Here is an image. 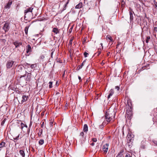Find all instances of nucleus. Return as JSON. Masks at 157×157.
Instances as JSON below:
<instances>
[{
    "label": "nucleus",
    "instance_id": "f257e3e1",
    "mask_svg": "<svg viewBox=\"0 0 157 157\" xmlns=\"http://www.w3.org/2000/svg\"><path fill=\"white\" fill-rule=\"evenodd\" d=\"M115 113L113 109H109L107 110L105 115V120L103 124L106 125L109 122H113L114 120Z\"/></svg>",
    "mask_w": 157,
    "mask_h": 157
},
{
    "label": "nucleus",
    "instance_id": "f03ea898",
    "mask_svg": "<svg viewBox=\"0 0 157 157\" xmlns=\"http://www.w3.org/2000/svg\"><path fill=\"white\" fill-rule=\"evenodd\" d=\"M132 108L126 109L127 115L126 116L129 119H131L132 116Z\"/></svg>",
    "mask_w": 157,
    "mask_h": 157
},
{
    "label": "nucleus",
    "instance_id": "7ed1b4c3",
    "mask_svg": "<svg viewBox=\"0 0 157 157\" xmlns=\"http://www.w3.org/2000/svg\"><path fill=\"white\" fill-rule=\"evenodd\" d=\"M14 62L11 60H9L6 63V66L7 68H11L13 63Z\"/></svg>",
    "mask_w": 157,
    "mask_h": 157
},
{
    "label": "nucleus",
    "instance_id": "20e7f679",
    "mask_svg": "<svg viewBox=\"0 0 157 157\" xmlns=\"http://www.w3.org/2000/svg\"><path fill=\"white\" fill-rule=\"evenodd\" d=\"M109 144L106 143L103 145L102 148V150L105 154H106L108 151Z\"/></svg>",
    "mask_w": 157,
    "mask_h": 157
},
{
    "label": "nucleus",
    "instance_id": "39448f33",
    "mask_svg": "<svg viewBox=\"0 0 157 157\" xmlns=\"http://www.w3.org/2000/svg\"><path fill=\"white\" fill-rule=\"evenodd\" d=\"M126 104V109H128L129 108H132V101L131 100L128 99L127 100Z\"/></svg>",
    "mask_w": 157,
    "mask_h": 157
},
{
    "label": "nucleus",
    "instance_id": "423d86ee",
    "mask_svg": "<svg viewBox=\"0 0 157 157\" xmlns=\"http://www.w3.org/2000/svg\"><path fill=\"white\" fill-rule=\"evenodd\" d=\"M13 44L15 46L16 48L19 47L22 45V43L21 42H19L18 40H16L13 42Z\"/></svg>",
    "mask_w": 157,
    "mask_h": 157
},
{
    "label": "nucleus",
    "instance_id": "0eeeda50",
    "mask_svg": "<svg viewBox=\"0 0 157 157\" xmlns=\"http://www.w3.org/2000/svg\"><path fill=\"white\" fill-rule=\"evenodd\" d=\"M26 52L28 55L27 56H29L30 55L31 52L32 51V48L30 45L28 44L26 46Z\"/></svg>",
    "mask_w": 157,
    "mask_h": 157
},
{
    "label": "nucleus",
    "instance_id": "6e6552de",
    "mask_svg": "<svg viewBox=\"0 0 157 157\" xmlns=\"http://www.w3.org/2000/svg\"><path fill=\"white\" fill-rule=\"evenodd\" d=\"M3 29L6 32L8 31L9 29V23H6L3 27Z\"/></svg>",
    "mask_w": 157,
    "mask_h": 157
},
{
    "label": "nucleus",
    "instance_id": "1a4fd4ad",
    "mask_svg": "<svg viewBox=\"0 0 157 157\" xmlns=\"http://www.w3.org/2000/svg\"><path fill=\"white\" fill-rule=\"evenodd\" d=\"M129 15H130V19L131 21H132L133 19V13H134L133 11L131 8H129Z\"/></svg>",
    "mask_w": 157,
    "mask_h": 157
},
{
    "label": "nucleus",
    "instance_id": "9d476101",
    "mask_svg": "<svg viewBox=\"0 0 157 157\" xmlns=\"http://www.w3.org/2000/svg\"><path fill=\"white\" fill-rule=\"evenodd\" d=\"M28 98V96H26V95H23L22 97V99L21 101V104H22L25 101H26L27 100Z\"/></svg>",
    "mask_w": 157,
    "mask_h": 157
},
{
    "label": "nucleus",
    "instance_id": "9b49d317",
    "mask_svg": "<svg viewBox=\"0 0 157 157\" xmlns=\"http://www.w3.org/2000/svg\"><path fill=\"white\" fill-rule=\"evenodd\" d=\"M12 0H9L6 5L5 6V8L6 9H9L10 8L11 5H12Z\"/></svg>",
    "mask_w": 157,
    "mask_h": 157
},
{
    "label": "nucleus",
    "instance_id": "f8f14e48",
    "mask_svg": "<svg viewBox=\"0 0 157 157\" xmlns=\"http://www.w3.org/2000/svg\"><path fill=\"white\" fill-rule=\"evenodd\" d=\"M114 93V91L113 89H111L109 91V94L108 96V99H109Z\"/></svg>",
    "mask_w": 157,
    "mask_h": 157
},
{
    "label": "nucleus",
    "instance_id": "ddd939ff",
    "mask_svg": "<svg viewBox=\"0 0 157 157\" xmlns=\"http://www.w3.org/2000/svg\"><path fill=\"white\" fill-rule=\"evenodd\" d=\"M52 32L56 34H57L59 33V30L56 28H54L53 29Z\"/></svg>",
    "mask_w": 157,
    "mask_h": 157
},
{
    "label": "nucleus",
    "instance_id": "4468645a",
    "mask_svg": "<svg viewBox=\"0 0 157 157\" xmlns=\"http://www.w3.org/2000/svg\"><path fill=\"white\" fill-rule=\"evenodd\" d=\"M124 152V150L123 149H121L120 151L116 157H121L123 155Z\"/></svg>",
    "mask_w": 157,
    "mask_h": 157
},
{
    "label": "nucleus",
    "instance_id": "2eb2a0df",
    "mask_svg": "<svg viewBox=\"0 0 157 157\" xmlns=\"http://www.w3.org/2000/svg\"><path fill=\"white\" fill-rule=\"evenodd\" d=\"M83 6V3L82 2H79L75 7L76 9H79L82 7Z\"/></svg>",
    "mask_w": 157,
    "mask_h": 157
},
{
    "label": "nucleus",
    "instance_id": "dca6fc26",
    "mask_svg": "<svg viewBox=\"0 0 157 157\" xmlns=\"http://www.w3.org/2000/svg\"><path fill=\"white\" fill-rule=\"evenodd\" d=\"M33 9V8L31 7V8H28L27 9L25 10V14H26L27 13H28V12H32Z\"/></svg>",
    "mask_w": 157,
    "mask_h": 157
},
{
    "label": "nucleus",
    "instance_id": "f3484780",
    "mask_svg": "<svg viewBox=\"0 0 157 157\" xmlns=\"http://www.w3.org/2000/svg\"><path fill=\"white\" fill-rule=\"evenodd\" d=\"M83 130L85 132H86L88 131V127L86 124H85L84 125Z\"/></svg>",
    "mask_w": 157,
    "mask_h": 157
},
{
    "label": "nucleus",
    "instance_id": "a211bd4d",
    "mask_svg": "<svg viewBox=\"0 0 157 157\" xmlns=\"http://www.w3.org/2000/svg\"><path fill=\"white\" fill-rule=\"evenodd\" d=\"M19 153L22 157H25V154L24 151L22 150H20L19 151Z\"/></svg>",
    "mask_w": 157,
    "mask_h": 157
},
{
    "label": "nucleus",
    "instance_id": "6ab92c4d",
    "mask_svg": "<svg viewBox=\"0 0 157 157\" xmlns=\"http://www.w3.org/2000/svg\"><path fill=\"white\" fill-rule=\"evenodd\" d=\"M85 63L86 60H84L81 65H79L78 66V67H77L78 69L79 70L81 69L82 67L84 65V64Z\"/></svg>",
    "mask_w": 157,
    "mask_h": 157
},
{
    "label": "nucleus",
    "instance_id": "aec40b11",
    "mask_svg": "<svg viewBox=\"0 0 157 157\" xmlns=\"http://www.w3.org/2000/svg\"><path fill=\"white\" fill-rule=\"evenodd\" d=\"M25 79L27 81H30L31 79V74L28 73L27 75V77Z\"/></svg>",
    "mask_w": 157,
    "mask_h": 157
},
{
    "label": "nucleus",
    "instance_id": "412c9836",
    "mask_svg": "<svg viewBox=\"0 0 157 157\" xmlns=\"http://www.w3.org/2000/svg\"><path fill=\"white\" fill-rule=\"evenodd\" d=\"M26 64L27 65V67L30 66L32 69H34L36 67V64H32L31 65H30V64L28 63H26Z\"/></svg>",
    "mask_w": 157,
    "mask_h": 157
},
{
    "label": "nucleus",
    "instance_id": "4be33fe9",
    "mask_svg": "<svg viewBox=\"0 0 157 157\" xmlns=\"http://www.w3.org/2000/svg\"><path fill=\"white\" fill-rule=\"evenodd\" d=\"M38 131L39 132L38 134V136H41L42 134L43 129L40 128L38 129Z\"/></svg>",
    "mask_w": 157,
    "mask_h": 157
},
{
    "label": "nucleus",
    "instance_id": "5701e85b",
    "mask_svg": "<svg viewBox=\"0 0 157 157\" xmlns=\"http://www.w3.org/2000/svg\"><path fill=\"white\" fill-rule=\"evenodd\" d=\"M24 127H25L27 128L28 127L27 126L26 124H24L22 122H21V128L22 130Z\"/></svg>",
    "mask_w": 157,
    "mask_h": 157
},
{
    "label": "nucleus",
    "instance_id": "b1692460",
    "mask_svg": "<svg viewBox=\"0 0 157 157\" xmlns=\"http://www.w3.org/2000/svg\"><path fill=\"white\" fill-rule=\"evenodd\" d=\"M84 133L83 132H81L79 135V136L80 137V139H81L82 140L84 138Z\"/></svg>",
    "mask_w": 157,
    "mask_h": 157
},
{
    "label": "nucleus",
    "instance_id": "393cba45",
    "mask_svg": "<svg viewBox=\"0 0 157 157\" xmlns=\"http://www.w3.org/2000/svg\"><path fill=\"white\" fill-rule=\"evenodd\" d=\"M6 147V143L4 142H2L0 143V148H2Z\"/></svg>",
    "mask_w": 157,
    "mask_h": 157
},
{
    "label": "nucleus",
    "instance_id": "a878e982",
    "mask_svg": "<svg viewBox=\"0 0 157 157\" xmlns=\"http://www.w3.org/2000/svg\"><path fill=\"white\" fill-rule=\"evenodd\" d=\"M69 2V0H68V1H67V2H66V3L64 4V5L63 6V10H62V11L65 10L66 9L67 5L68 4Z\"/></svg>",
    "mask_w": 157,
    "mask_h": 157
},
{
    "label": "nucleus",
    "instance_id": "bb28decb",
    "mask_svg": "<svg viewBox=\"0 0 157 157\" xmlns=\"http://www.w3.org/2000/svg\"><path fill=\"white\" fill-rule=\"evenodd\" d=\"M29 26H26L24 29V31H25V34L26 35H28V30L29 28Z\"/></svg>",
    "mask_w": 157,
    "mask_h": 157
},
{
    "label": "nucleus",
    "instance_id": "cd10ccee",
    "mask_svg": "<svg viewBox=\"0 0 157 157\" xmlns=\"http://www.w3.org/2000/svg\"><path fill=\"white\" fill-rule=\"evenodd\" d=\"M106 38L107 39L109 40L110 41L112 42L113 41V39L109 35H107Z\"/></svg>",
    "mask_w": 157,
    "mask_h": 157
},
{
    "label": "nucleus",
    "instance_id": "c85d7f7f",
    "mask_svg": "<svg viewBox=\"0 0 157 157\" xmlns=\"http://www.w3.org/2000/svg\"><path fill=\"white\" fill-rule=\"evenodd\" d=\"M132 154L131 153H127L124 157H132Z\"/></svg>",
    "mask_w": 157,
    "mask_h": 157
},
{
    "label": "nucleus",
    "instance_id": "c756f323",
    "mask_svg": "<svg viewBox=\"0 0 157 157\" xmlns=\"http://www.w3.org/2000/svg\"><path fill=\"white\" fill-rule=\"evenodd\" d=\"M44 140L43 139H40L39 140V144L40 145H42L44 143Z\"/></svg>",
    "mask_w": 157,
    "mask_h": 157
},
{
    "label": "nucleus",
    "instance_id": "7c9ffc66",
    "mask_svg": "<svg viewBox=\"0 0 157 157\" xmlns=\"http://www.w3.org/2000/svg\"><path fill=\"white\" fill-rule=\"evenodd\" d=\"M73 37H71L70 39V41H69V42L68 44V46H71L72 44V41H73Z\"/></svg>",
    "mask_w": 157,
    "mask_h": 157
},
{
    "label": "nucleus",
    "instance_id": "2f4dec72",
    "mask_svg": "<svg viewBox=\"0 0 157 157\" xmlns=\"http://www.w3.org/2000/svg\"><path fill=\"white\" fill-rule=\"evenodd\" d=\"M152 142L155 144V145L157 146V139L153 140H152Z\"/></svg>",
    "mask_w": 157,
    "mask_h": 157
},
{
    "label": "nucleus",
    "instance_id": "473e14b6",
    "mask_svg": "<svg viewBox=\"0 0 157 157\" xmlns=\"http://www.w3.org/2000/svg\"><path fill=\"white\" fill-rule=\"evenodd\" d=\"M49 88H51L52 87V82H50L49 83Z\"/></svg>",
    "mask_w": 157,
    "mask_h": 157
},
{
    "label": "nucleus",
    "instance_id": "72a5a7b5",
    "mask_svg": "<svg viewBox=\"0 0 157 157\" xmlns=\"http://www.w3.org/2000/svg\"><path fill=\"white\" fill-rule=\"evenodd\" d=\"M98 50V51L96 53H95V55H97V56H98L101 53V51L100 50H99V49Z\"/></svg>",
    "mask_w": 157,
    "mask_h": 157
},
{
    "label": "nucleus",
    "instance_id": "f704fd0d",
    "mask_svg": "<svg viewBox=\"0 0 157 157\" xmlns=\"http://www.w3.org/2000/svg\"><path fill=\"white\" fill-rule=\"evenodd\" d=\"M150 37L149 36H148L147 37L146 39V42L147 43L148 42L149 40L150 39Z\"/></svg>",
    "mask_w": 157,
    "mask_h": 157
},
{
    "label": "nucleus",
    "instance_id": "c9c22d12",
    "mask_svg": "<svg viewBox=\"0 0 157 157\" xmlns=\"http://www.w3.org/2000/svg\"><path fill=\"white\" fill-rule=\"evenodd\" d=\"M84 55L85 57H86L88 56L89 55V54L88 53H87L86 52H85L84 53Z\"/></svg>",
    "mask_w": 157,
    "mask_h": 157
},
{
    "label": "nucleus",
    "instance_id": "e433bc0d",
    "mask_svg": "<svg viewBox=\"0 0 157 157\" xmlns=\"http://www.w3.org/2000/svg\"><path fill=\"white\" fill-rule=\"evenodd\" d=\"M20 135L19 134L17 136H16L15 138H13L14 140H18L19 139V137Z\"/></svg>",
    "mask_w": 157,
    "mask_h": 157
},
{
    "label": "nucleus",
    "instance_id": "4c0bfd02",
    "mask_svg": "<svg viewBox=\"0 0 157 157\" xmlns=\"http://www.w3.org/2000/svg\"><path fill=\"white\" fill-rule=\"evenodd\" d=\"M44 58H45V57H44V56L43 55H42L40 56V59L43 60Z\"/></svg>",
    "mask_w": 157,
    "mask_h": 157
},
{
    "label": "nucleus",
    "instance_id": "58836bf2",
    "mask_svg": "<svg viewBox=\"0 0 157 157\" xmlns=\"http://www.w3.org/2000/svg\"><path fill=\"white\" fill-rule=\"evenodd\" d=\"M5 121H6V119H4V120H3L2 122H1V124L2 125H3V124H4L5 123Z\"/></svg>",
    "mask_w": 157,
    "mask_h": 157
},
{
    "label": "nucleus",
    "instance_id": "ea45409f",
    "mask_svg": "<svg viewBox=\"0 0 157 157\" xmlns=\"http://www.w3.org/2000/svg\"><path fill=\"white\" fill-rule=\"evenodd\" d=\"M92 140L93 142H96L97 141V139L95 138H93Z\"/></svg>",
    "mask_w": 157,
    "mask_h": 157
},
{
    "label": "nucleus",
    "instance_id": "a19ab883",
    "mask_svg": "<svg viewBox=\"0 0 157 157\" xmlns=\"http://www.w3.org/2000/svg\"><path fill=\"white\" fill-rule=\"evenodd\" d=\"M54 120H51L50 122V124L51 126H52L53 124V123Z\"/></svg>",
    "mask_w": 157,
    "mask_h": 157
},
{
    "label": "nucleus",
    "instance_id": "79ce46f5",
    "mask_svg": "<svg viewBox=\"0 0 157 157\" xmlns=\"http://www.w3.org/2000/svg\"><path fill=\"white\" fill-rule=\"evenodd\" d=\"M115 88L117 91H118L120 89V87L118 86H116Z\"/></svg>",
    "mask_w": 157,
    "mask_h": 157
},
{
    "label": "nucleus",
    "instance_id": "37998d69",
    "mask_svg": "<svg viewBox=\"0 0 157 157\" xmlns=\"http://www.w3.org/2000/svg\"><path fill=\"white\" fill-rule=\"evenodd\" d=\"M44 124V121L42 122V124H41V127L43 128Z\"/></svg>",
    "mask_w": 157,
    "mask_h": 157
},
{
    "label": "nucleus",
    "instance_id": "c03bdc74",
    "mask_svg": "<svg viewBox=\"0 0 157 157\" xmlns=\"http://www.w3.org/2000/svg\"><path fill=\"white\" fill-rule=\"evenodd\" d=\"M104 125L103 124V123H102V125H100V126H99V127H100V128L102 129V128H103V126L104 125Z\"/></svg>",
    "mask_w": 157,
    "mask_h": 157
},
{
    "label": "nucleus",
    "instance_id": "a18cd8bd",
    "mask_svg": "<svg viewBox=\"0 0 157 157\" xmlns=\"http://www.w3.org/2000/svg\"><path fill=\"white\" fill-rule=\"evenodd\" d=\"M121 44L120 42H118V43L117 44V48H118V47Z\"/></svg>",
    "mask_w": 157,
    "mask_h": 157
},
{
    "label": "nucleus",
    "instance_id": "49530a36",
    "mask_svg": "<svg viewBox=\"0 0 157 157\" xmlns=\"http://www.w3.org/2000/svg\"><path fill=\"white\" fill-rule=\"evenodd\" d=\"M86 37L84 38V40H83V42H85L86 41Z\"/></svg>",
    "mask_w": 157,
    "mask_h": 157
},
{
    "label": "nucleus",
    "instance_id": "de8ad7c7",
    "mask_svg": "<svg viewBox=\"0 0 157 157\" xmlns=\"http://www.w3.org/2000/svg\"><path fill=\"white\" fill-rule=\"evenodd\" d=\"M78 78L80 80V81H81L82 79L81 77L80 76H78Z\"/></svg>",
    "mask_w": 157,
    "mask_h": 157
},
{
    "label": "nucleus",
    "instance_id": "09e8293b",
    "mask_svg": "<svg viewBox=\"0 0 157 157\" xmlns=\"http://www.w3.org/2000/svg\"><path fill=\"white\" fill-rule=\"evenodd\" d=\"M53 53H54V51H52L51 53V57L52 58V55H53Z\"/></svg>",
    "mask_w": 157,
    "mask_h": 157
},
{
    "label": "nucleus",
    "instance_id": "8fccbe9b",
    "mask_svg": "<svg viewBox=\"0 0 157 157\" xmlns=\"http://www.w3.org/2000/svg\"><path fill=\"white\" fill-rule=\"evenodd\" d=\"M154 30L155 31H157V27H155L154 28Z\"/></svg>",
    "mask_w": 157,
    "mask_h": 157
},
{
    "label": "nucleus",
    "instance_id": "3c124183",
    "mask_svg": "<svg viewBox=\"0 0 157 157\" xmlns=\"http://www.w3.org/2000/svg\"><path fill=\"white\" fill-rule=\"evenodd\" d=\"M32 122L31 121L30 122V124H29V127H30L32 125Z\"/></svg>",
    "mask_w": 157,
    "mask_h": 157
},
{
    "label": "nucleus",
    "instance_id": "603ef678",
    "mask_svg": "<svg viewBox=\"0 0 157 157\" xmlns=\"http://www.w3.org/2000/svg\"><path fill=\"white\" fill-rule=\"evenodd\" d=\"M90 145L92 146H94V142H92V143H91L90 144Z\"/></svg>",
    "mask_w": 157,
    "mask_h": 157
},
{
    "label": "nucleus",
    "instance_id": "864d4df0",
    "mask_svg": "<svg viewBox=\"0 0 157 157\" xmlns=\"http://www.w3.org/2000/svg\"><path fill=\"white\" fill-rule=\"evenodd\" d=\"M16 91V92L18 93H20V92L18 90H17Z\"/></svg>",
    "mask_w": 157,
    "mask_h": 157
},
{
    "label": "nucleus",
    "instance_id": "5fc2aeb1",
    "mask_svg": "<svg viewBox=\"0 0 157 157\" xmlns=\"http://www.w3.org/2000/svg\"><path fill=\"white\" fill-rule=\"evenodd\" d=\"M57 61L59 62V63H62V62L61 61H60L59 60V59H58V61L57 60Z\"/></svg>",
    "mask_w": 157,
    "mask_h": 157
},
{
    "label": "nucleus",
    "instance_id": "6e6d98bb",
    "mask_svg": "<svg viewBox=\"0 0 157 157\" xmlns=\"http://www.w3.org/2000/svg\"><path fill=\"white\" fill-rule=\"evenodd\" d=\"M101 64L102 65L104 64V63L103 62V61H102V62H101Z\"/></svg>",
    "mask_w": 157,
    "mask_h": 157
},
{
    "label": "nucleus",
    "instance_id": "4d7b16f0",
    "mask_svg": "<svg viewBox=\"0 0 157 157\" xmlns=\"http://www.w3.org/2000/svg\"><path fill=\"white\" fill-rule=\"evenodd\" d=\"M65 71H64V73H63V76L65 75Z\"/></svg>",
    "mask_w": 157,
    "mask_h": 157
},
{
    "label": "nucleus",
    "instance_id": "13d9d810",
    "mask_svg": "<svg viewBox=\"0 0 157 157\" xmlns=\"http://www.w3.org/2000/svg\"><path fill=\"white\" fill-rule=\"evenodd\" d=\"M124 5H125V3L124 2V3L123 4V3H122V6H124Z\"/></svg>",
    "mask_w": 157,
    "mask_h": 157
},
{
    "label": "nucleus",
    "instance_id": "bf43d9fd",
    "mask_svg": "<svg viewBox=\"0 0 157 157\" xmlns=\"http://www.w3.org/2000/svg\"><path fill=\"white\" fill-rule=\"evenodd\" d=\"M95 99H97V100H98V97H95Z\"/></svg>",
    "mask_w": 157,
    "mask_h": 157
},
{
    "label": "nucleus",
    "instance_id": "052dcab7",
    "mask_svg": "<svg viewBox=\"0 0 157 157\" xmlns=\"http://www.w3.org/2000/svg\"><path fill=\"white\" fill-rule=\"evenodd\" d=\"M29 131H30V129H29L28 130V132L29 133Z\"/></svg>",
    "mask_w": 157,
    "mask_h": 157
},
{
    "label": "nucleus",
    "instance_id": "680f3d73",
    "mask_svg": "<svg viewBox=\"0 0 157 157\" xmlns=\"http://www.w3.org/2000/svg\"><path fill=\"white\" fill-rule=\"evenodd\" d=\"M156 4H155V6H156V7H157V2H156Z\"/></svg>",
    "mask_w": 157,
    "mask_h": 157
},
{
    "label": "nucleus",
    "instance_id": "e2e57ef3",
    "mask_svg": "<svg viewBox=\"0 0 157 157\" xmlns=\"http://www.w3.org/2000/svg\"><path fill=\"white\" fill-rule=\"evenodd\" d=\"M109 54H110V52H108V53L107 54V56H109Z\"/></svg>",
    "mask_w": 157,
    "mask_h": 157
},
{
    "label": "nucleus",
    "instance_id": "0e129e2a",
    "mask_svg": "<svg viewBox=\"0 0 157 157\" xmlns=\"http://www.w3.org/2000/svg\"><path fill=\"white\" fill-rule=\"evenodd\" d=\"M101 46L102 47V43H101Z\"/></svg>",
    "mask_w": 157,
    "mask_h": 157
},
{
    "label": "nucleus",
    "instance_id": "69168bd1",
    "mask_svg": "<svg viewBox=\"0 0 157 157\" xmlns=\"http://www.w3.org/2000/svg\"><path fill=\"white\" fill-rule=\"evenodd\" d=\"M155 122L157 123V119L156 120Z\"/></svg>",
    "mask_w": 157,
    "mask_h": 157
},
{
    "label": "nucleus",
    "instance_id": "338daca9",
    "mask_svg": "<svg viewBox=\"0 0 157 157\" xmlns=\"http://www.w3.org/2000/svg\"><path fill=\"white\" fill-rule=\"evenodd\" d=\"M71 29H69V31H71Z\"/></svg>",
    "mask_w": 157,
    "mask_h": 157
},
{
    "label": "nucleus",
    "instance_id": "774afa93",
    "mask_svg": "<svg viewBox=\"0 0 157 157\" xmlns=\"http://www.w3.org/2000/svg\"><path fill=\"white\" fill-rule=\"evenodd\" d=\"M156 53L157 54V50H156Z\"/></svg>",
    "mask_w": 157,
    "mask_h": 157
}]
</instances>
